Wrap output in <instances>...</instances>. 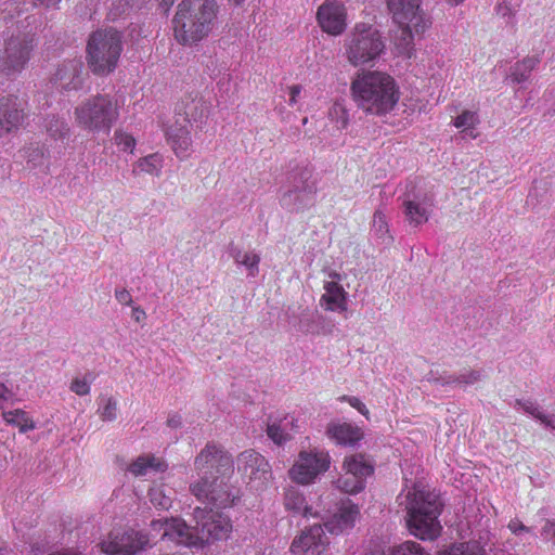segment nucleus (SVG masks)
I'll use <instances>...</instances> for the list:
<instances>
[{
	"label": "nucleus",
	"instance_id": "33",
	"mask_svg": "<svg viewBox=\"0 0 555 555\" xmlns=\"http://www.w3.org/2000/svg\"><path fill=\"white\" fill-rule=\"evenodd\" d=\"M403 206L405 217L410 224L417 227L428 220L427 210L424 207H422L418 203H415L413 201H405L403 203Z\"/></svg>",
	"mask_w": 555,
	"mask_h": 555
},
{
	"label": "nucleus",
	"instance_id": "37",
	"mask_svg": "<svg viewBox=\"0 0 555 555\" xmlns=\"http://www.w3.org/2000/svg\"><path fill=\"white\" fill-rule=\"evenodd\" d=\"M114 140L121 151L133 153L135 139L130 133L122 130H116L114 133Z\"/></svg>",
	"mask_w": 555,
	"mask_h": 555
},
{
	"label": "nucleus",
	"instance_id": "46",
	"mask_svg": "<svg viewBox=\"0 0 555 555\" xmlns=\"http://www.w3.org/2000/svg\"><path fill=\"white\" fill-rule=\"evenodd\" d=\"M151 502L155 506H159L162 508H168L170 505V499L162 493L159 489H153L150 492Z\"/></svg>",
	"mask_w": 555,
	"mask_h": 555
},
{
	"label": "nucleus",
	"instance_id": "21",
	"mask_svg": "<svg viewBox=\"0 0 555 555\" xmlns=\"http://www.w3.org/2000/svg\"><path fill=\"white\" fill-rule=\"evenodd\" d=\"M359 513L358 505L351 502L343 503L333 518L324 524V527L330 533L338 534L353 527Z\"/></svg>",
	"mask_w": 555,
	"mask_h": 555
},
{
	"label": "nucleus",
	"instance_id": "48",
	"mask_svg": "<svg viewBox=\"0 0 555 555\" xmlns=\"http://www.w3.org/2000/svg\"><path fill=\"white\" fill-rule=\"evenodd\" d=\"M480 378V373L478 371L470 370L467 373L461 374L455 382L460 384H473Z\"/></svg>",
	"mask_w": 555,
	"mask_h": 555
},
{
	"label": "nucleus",
	"instance_id": "16",
	"mask_svg": "<svg viewBox=\"0 0 555 555\" xmlns=\"http://www.w3.org/2000/svg\"><path fill=\"white\" fill-rule=\"evenodd\" d=\"M327 545L324 529L321 525H313L294 539L291 552L294 555H320Z\"/></svg>",
	"mask_w": 555,
	"mask_h": 555
},
{
	"label": "nucleus",
	"instance_id": "51",
	"mask_svg": "<svg viewBox=\"0 0 555 555\" xmlns=\"http://www.w3.org/2000/svg\"><path fill=\"white\" fill-rule=\"evenodd\" d=\"M166 424L168 427H170L172 429H178V428L182 427V424H183L182 416L177 412L170 413L167 417Z\"/></svg>",
	"mask_w": 555,
	"mask_h": 555
},
{
	"label": "nucleus",
	"instance_id": "29",
	"mask_svg": "<svg viewBox=\"0 0 555 555\" xmlns=\"http://www.w3.org/2000/svg\"><path fill=\"white\" fill-rule=\"evenodd\" d=\"M479 122L480 120L477 112L465 109L457 117H455L453 125L472 139H476L478 133L475 131V129Z\"/></svg>",
	"mask_w": 555,
	"mask_h": 555
},
{
	"label": "nucleus",
	"instance_id": "36",
	"mask_svg": "<svg viewBox=\"0 0 555 555\" xmlns=\"http://www.w3.org/2000/svg\"><path fill=\"white\" fill-rule=\"evenodd\" d=\"M328 117L331 118V120L335 121L336 127L338 129H345L349 124L348 111L340 103H334L331 106L328 111Z\"/></svg>",
	"mask_w": 555,
	"mask_h": 555
},
{
	"label": "nucleus",
	"instance_id": "42",
	"mask_svg": "<svg viewBox=\"0 0 555 555\" xmlns=\"http://www.w3.org/2000/svg\"><path fill=\"white\" fill-rule=\"evenodd\" d=\"M516 404L519 405L526 413L532 415L534 418L542 422L545 413L541 411V409L530 400H516Z\"/></svg>",
	"mask_w": 555,
	"mask_h": 555
},
{
	"label": "nucleus",
	"instance_id": "35",
	"mask_svg": "<svg viewBox=\"0 0 555 555\" xmlns=\"http://www.w3.org/2000/svg\"><path fill=\"white\" fill-rule=\"evenodd\" d=\"M440 555H482V553L477 542H463L451 545Z\"/></svg>",
	"mask_w": 555,
	"mask_h": 555
},
{
	"label": "nucleus",
	"instance_id": "18",
	"mask_svg": "<svg viewBox=\"0 0 555 555\" xmlns=\"http://www.w3.org/2000/svg\"><path fill=\"white\" fill-rule=\"evenodd\" d=\"M299 426L294 416H269L267 423L268 437L279 447L289 441L298 433Z\"/></svg>",
	"mask_w": 555,
	"mask_h": 555
},
{
	"label": "nucleus",
	"instance_id": "30",
	"mask_svg": "<svg viewBox=\"0 0 555 555\" xmlns=\"http://www.w3.org/2000/svg\"><path fill=\"white\" fill-rule=\"evenodd\" d=\"M163 167V157L158 153L150 154L140 158L133 168V172H143L151 176H158Z\"/></svg>",
	"mask_w": 555,
	"mask_h": 555
},
{
	"label": "nucleus",
	"instance_id": "9",
	"mask_svg": "<svg viewBox=\"0 0 555 555\" xmlns=\"http://www.w3.org/2000/svg\"><path fill=\"white\" fill-rule=\"evenodd\" d=\"M36 44L35 37L25 33L7 38L0 56V74L7 77L21 74L27 67Z\"/></svg>",
	"mask_w": 555,
	"mask_h": 555
},
{
	"label": "nucleus",
	"instance_id": "31",
	"mask_svg": "<svg viewBox=\"0 0 555 555\" xmlns=\"http://www.w3.org/2000/svg\"><path fill=\"white\" fill-rule=\"evenodd\" d=\"M284 504L288 511L302 513L305 516H307L311 509L307 506L304 495L295 488H289L286 490Z\"/></svg>",
	"mask_w": 555,
	"mask_h": 555
},
{
	"label": "nucleus",
	"instance_id": "57",
	"mask_svg": "<svg viewBox=\"0 0 555 555\" xmlns=\"http://www.w3.org/2000/svg\"><path fill=\"white\" fill-rule=\"evenodd\" d=\"M509 12V9L506 5L499 4L498 13L505 16Z\"/></svg>",
	"mask_w": 555,
	"mask_h": 555
},
{
	"label": "nucleus",
	"instance_id": "61",
	"mask_svg": "<svg viewBox=\"0 0 555 555\" xmlns=\"http://www.w3.org/2000/svg\"><path fill=\"white\" fill-rule=\"evenodd\" d=\"M229 1L232 2L235 5H241V4L244 3L245 0H229Z\"/></svg>",
	"mask_w": 555,
	"mask_h": 555
},
{
	"label": "nucleus",
	"instance_id": "34",
	"mask_svg": "<svg viewBox=\"0 0 555 555\" xmlns=\"http://www.w3.org/2000/svg\"><path fill=\"white\" fill-rule=\"evenodd\" d=\"M98 414L103 422H114L118 416V402L113 397H101Z\"/></svg>",
	"mask_w": 555,
	"mask_h": 555
},
{
	"label": "nucleus",
	"instance_id": "22",
	"mask_svg": "<svg viewBox=\"0 0 555 555\" xmlns=\"http://www.w3.org/2000/svg\"><path fill=\"white\" fill-rule=\"evenodd\" d=\"M151 527L154 531H163L162 539L168 538L178 544H182L184 531H188L185 521L178 518L155 519L151 522Z\"/></svg>",
	"mask_w": 555,
	"mask_h": 555
},
{
	"label": "nucleus",
	"instance_id": "7",
	"mask_svg": "<svg viewBox=\"0 0 555 555\" xmlns=\"http://www.w3.org/2000/svg\"><path fill=\"white\" fill-rule=\"evenodd\" d=\"M193 515L195 525L188 526V531H184L183 545L203 547L229 538L232 524L228 516L214 512L212 508L207 509V506L196 507Z\"/></svg>",
	"mask_w": 555,
	"mask_h": 555
},
{
	"label": "nucleus",
	"instance_id": "13",
	"mask_svg": "<svg viewBox=\"0 0 555 555\" xmlns=\"http://www.w3.org/2000/svg\"><path fill=\"white\" fill-rule=\"evenodd\" d=\"M347 8L337 0L324 1L317 11V22L322 31L339 36L347 28Z\"/></svg>",
	"mask_w": 555,
	"mask_h": 555
},
{
	"label": "nucleus",
	"instance_id": "19",
	"mask_svg": "<svg viewBox=\"0 0 555 555\" xmlns=\"http://www.w3.org/2000/svg\"><path fill=\"white\" fill-rule=\"evenodd\" d=\"M328 276L333 280L325 282L324 294L321 296V302L326 305V310L345 311L347 310V297L344 287L339 284L340 275L331 272Z\"/></svg>",
	"mask_w": 555,
	"mask_h": 555
},
{
	"label": "nucleus",
	"instance_id": "20",
	"mask_svg": "<svg viewBox=\"0 0 555 555\" xmlns=\"http://www.w3.org/2000/svg\"><path fill=\"white\" fill-rule=\"evenodd\" d=\"M166 137L168 144L178 158L186 159L191 155L192 139L186 126H170L166 130Z\"/></svg>",
	"mask_w": 555,
	"mask_h": 555
},
{
	"label": "nucleus",
	"instance_id": "5",
	"mask_svg": "<svg viewBox=\"0 0 555 555\" xmlns=\"http://www.w3.org/2000/svg\"><path fill=\"white\" fill-rule=\"evenodd\" d=\"M118 118V104L109 94L90 95L74 108L75 125L88 132L109 133Z\"/></svg>",
	"mask_w": 555,
	"mask_h": 555
},
{
	"label": "nucleus",
	"instance_id": "47",
	"mask_svg": "<svg viewBox=\"0 0 555 555\" xmlns=\"http://www.w3.org/2000/svg\"><path fill=\"white\" fill-rule=\"evenodd\" d=\"M507 528L515 534L520 535L522 533H530L532 529L526 525H524L518 518L512 519Z\"/></svg>",
	"mask_w": 555,
	"mask_h": 555
},
{
	"label": "nucleus",
	"instance_id": "14",
	"mask_svg": "<svg viewBox=\"0 0 555 555\" xmlns=\"http://www.w3.org/2000/svg\"><path fill=\"white\" fill-rule=\"evenodd\" d=\"M328 467V453H299V459L291 468L289 476L294 481L307 485Z\"/></svg>",
	"mask_w": 555,
	"mask_h": 555
},
{
	"label": "nucleus",
	"instance_id": "28",
	"mask_svg": "<svg viewBox=\"0 0 555 555\" xmlns=\"http://www.w3.org/2000/svg\"><path fill=\"white\" fill-rule=\"evenodd\" d=\"M166 468V464L154 456L141 455L130 466V472L134 475H145L146 473L163 472Z\"/></svg>",
	"mask_w": 555,
	"mask_h": 555
},
{
	"label": "nucleus",
	"instance_id": "50",
	"mask_svg": "<svg viewBox=\"0 0 555 555\" xmlns=\"http://www.w3.org/2000/svg\"><path fill=\"white\" fill-rule=\"evenodd\" d=\"M115 297L121 305L130 306L132 304V296L126 288L116 289Z\"/></svg>",
	"mask_w": 555,
	"mask_h": 555
},
{
	"label": "nucleus",
	"instance_id": "59",
	"mask_svg": "<svg viewBox=\"0 0 555 555\" xmlns=\"http://www.w3.org/2000/svg\"><path fill=\"white\" fill-rule=\"evenodd\" d=\"M310 177V172L308 170H304L300 172V179H308Z\"/></svg>",
	"mask_w": 555,
	"mask_h": 555
},
{
	"label": "nucleus",
	"instance_id": "32",
	"mask_svg": "<svg viewBox=\"0 0 555 555\" xmlns=\"http://www.w3.org/2000/svg\"><path fill=\"white\" fill-rule=\"evenodd\" d=\"M232 257L236 263H240L247 268L249 275L256 276L259 272V255L250 251H242L241 249H234Z\"/></svg>",
	"mask_w": 555,
	"mask_h": 555
},
{
	"label": "nucleus",
	"instance_id": "1",
	"mask_svg": "<svg viewBox=\"0 0 555 555\" xmlns=\"http://www.w3.org/2000/svg\"><path fill=\"white\" fill-rule=\"evenodd\" d=\"M195 465L202 473L201 480L192 483L191 492L197 500L211 507L225 508L236 499L225 478L233 472V464L227 453H199Z\"/></svg>",
	"mask_w": 555,
	"mask_h": 555
},
{
	"label": "nucleus",
	"instance_id": "62",
	"mask_svg": "<svg viewBox=\"0 0 555 555\" xmlns=\"http://www.w3.org/2000/svg\"><path fill=\"white\" fill-rule=\"evenodd\" d=\"M447 1H448L450 4H454V5H456V4L461 3V2H463L464 0H447Z\"/></svg>",
	"mask_w": 555,
	"mask_h": 555
},
{
	"label": "nucleus",
	"instance_id": "53",
	"mask_svg": "<svg viewBox=\"0 0 555 555\" xmlns=\"http://www.w3.org/2000/svg\"><path fill=\"white\" fill-rule=\"evenodd\" d=\"M366 555H397V546L395 548L384 550L375 547L366 553Z\"/></svg>",
	"mask_w": 555,
	"mask_h": 555
},
{
	"label": "nucleus",
	"instance_id": "8",
	"mask_svg": "<svg viewBox=\"0 0 555 555\" xmlns=\"http://www.w3.org/2000/svg\"><path fill=\"white\" fill-rule=\"evenodd\" d=\"M122 51L121 34L116 29H100L92 33L87 44L88 65L95 75L112 73Z\"/></svg>",
	"mask_w": 555,
	"mask_h": 555
},
{
	"label": "nucleus",
	"instance_id": "56",
	"mask_svg": "<svg viewBox=\"0 0 555 555\" xmlns=\"http://www.w3.org/2000/svg\"><path fill=\"white\" fill-rule=\"evenodd\" d=\"M545 427H550L555 430V415L554 414H545L544 418L541 422Z\"/></svg>",
	"mask_w": 555,
	"mask_h": 555
},
{
	"label": "nucleus",
	"instance_id": "45",
	"mask_svg": "<svg viewBox=\"0 0 555 555\" xmlns=\"http://www.w3.org/2000/svg\"><path fill=\"white\" fill-rule=\"evenodd\" d=\"M246 464L251 467V473H254V466H257L256 470L266 472V467L268 463L264 461L263 456L260 453H249L246 459Z\"/></svg>",
	"mask_w": 555,
	"mask_h": 555
},
{
	"label": "nucleus",
	"instance_id": "38",
	"mask_svg": "<svg viewBox=\"0 0 555 555\" xmlns=\"http://www.w3.org/2000/svg\"><path fill=\"white\" fill-rule=\"evenodd\" d=\"M397 555H429L421 544L406 541L397 546Z\"/></svg>",
	"mask_w": 555,
	"mask_h": 555
},
{
	"label": "nucleus",
	"instance_id": "11",
	"mask_svg": "<svg viewBox=\"0 0 555 555\" xmlns=\"http://www.w3.org/2000/svg\"><path fill=\"white\" fill-rule=\"evenodd\" d=\"M387 8L396 24L413 27L416 35L424 34L431 24L421 9V0H387Z\"/></svg>",
	"mask_w": 555,
	"mask_h": 555
},
{
	"label": "nucleus",
	"instance_id": "17",
	"mask_svg": "<svg viewBox=\"0 0 555 555\" xmlns=\"http://www.w3.org/2000/svg\"><path fill=\"white\" fill-rule=\"evenodd\" d=\"M327 438L343 448H352L364 438L363 429L349 422L332 421L327 424Z\"/></svg>",
	"mask_w": 555,
	"mask_h": 555
},
{
	"label": "nucleus",
	"instance_id": "54",
	"mask_svg": "<svg viewBox=\"0 0 555 555\" xmlns=\"http://www.w3.org/2000/svg\"><path fill=\"white\" fill-rule=\"evenodd\" d=\"M374 224L379 225L380 229L387 225L386 216L379 210L374 214Z\"/></svg>",
	"mask_w": 555,
	"mask_h": 555
},
{
	"label": "nucleus",
	"instance_id": "24",
	"mask_svg": "<svg viewBox=\"0 0 555 555\" xmlns=\"http://www.w3.org/2000/svg\"><path fill=\"white\" fill-rule=\"evenodd\" d=\"M206 109L205 102L199 96H186L178 107L179 114L184 115V121H196L202 118Z\"/></svg>",
	"mask_w": 555,
	"mask_h": 555
},
{
	"label": "nucleus",
	"instance_id": "23",
	"mask_svg": "<svg viewBox=\"0 0 555 555\" xmlns=\"http://www.w3.org/2000/svg\"><path fill=\"white\" fill-rule=\"evenodd\" d=\"M55 80L64 90L70 91L81 89L83 83L81 65L73 62L64 64L56 70Z\"/></svg>",
	"mask_w": 555,
	"mask_h": 555
},
{
	"label": "nucleus",
	"instance_id": "25",
	"mask_svg": "<svg viewBox=\"0 0 555 555\" xmlns=\"http://www.w3.org/2000/svg\"><path fill=\"white\" fill-rule=\"evenodd\" d=\"M540 55L526 56L516 62L511 68V78L514 82L520 83L529 79L531 72L540 64Z\"/></svg>",
	"mask_w": 555,
	"mask_h": 555
},
{
	"label": "nucleus",
	"instance_id": "52",
	"mask_svg": "<svg viewBox=\"0 0 555 555\" xmlns=\"http://www.w3.org/2000/svg\"><path fill=\"white\" fill-rule=\"evenodd\" d=\"M301 90H302V88L300 85H293V86L288 87V95H289L288 104L291 106H294L297 103L298 96L300 95Z\"/></svg>",
	"mask_w": 555,
	"mask_h": 555
},
{
	"label": "nucleus",
	"instance_id": "27",
	"mask_svg": "<svg viewBox=\"0 0 555 555\" xmlns=\"http://www.w3.org/2000/svg\"><path fill=\"white\" fill-rule=\"evenodd\" d=\"M2 417L7 424L16 426L21 433H27L36 428L34 420L22 409L3 412Z\"/></svg>",
	"mask_w": 555,
	"mask_h": 555
},
{
	"label": "nucleus",
	"instance_id": "60",
	"mask_svg": "<svg viewBox=\"0 0 555 555\" xmlns=\"http://www.w3.org/2000/svg\"><path fill=\"white\" fill-rule=\"evenodd\" d=\"M165 5L168 8L171 7L175 3V0H162Z\"/></svg>",
	"mask_w": 555,
	"mask_h": 555
},
{
	"label": "nucleus",
	"instance_id": "26",
	"mask_svg": "<svg viewBox=\"0 0 555 555\" xmlns=\"http://www.w3.org/2000/svg\"><path fill=\"white\" fill-rule=\"evenodd\" d=\"M400 34L395 37V49L399 55L412 57L414 53V35L413 27L399 26Z\"/></svg>",
	"mask_w": 555,
	"mask_h": 555
},
{
	"label": "nucleus",
	"instance_id": "15",
	"mask_svg": "<svg viewBox=\"0 0 555 555\" xmlns=\"http://www.w3.org/2000/svg\"><path fill=\"white\" fill-rule=\"evenodd\" d=\"M25 116L22 103L16 95L9 94L0 98V137L17 131Z\"/></svg>",
	"mask_w": 555,
	"mask_h": 555
},
{
	"label": "nucleus",
	"instance_id": "39",
	"mask_svg": "<svg viewBox=\"0 0 555 555\" xmlns=\"http://www.w3.org/2000/svg\"><path fill=\"white\" fill-rule=\"evenodd\" d=\"M91 380L87 379V377H75L70 382L69 389L77 396L83 397L90 393Z\"/></svg>",
	"mask_w": 555,
	"mask_h": 555
},
{
	"label": "nucleus",
	"instance_id": "49",
	"mask_svg": "<svg viewBox=\"0 0 555 555\" xmlns=\"http://www.w3.org/2000/svg\"><path fill=\"white\" fill-rule=\"evenodd\" d=\"M13 396V391L5 384L0 383V409L11 401Z\"/></svg>",
	"mask_w": 555,
	"mask_h": 555
},
{
	"label": "nucleus",
	"instance_id": "44",
	"mask_svg": "<svg viewBox=\"0 0 555 555\" xmlns=\"http://www.w3.org/2000/svg\"><path fill=\"white\" fill-rule=\"evenodd\" d=\"M541 537L544 541L551 542L555 546V519H544L541 528Z\"/></svg>",
	"mask_w": 555,
	"mask_h": 555
},
{
	"label": "nucleus",
	"instance_id": "58",
	"mask_svg": "<svg viewBox=\"0 0 555 555\" xmlns=\"http://www.w3.org/2000/svg\"><path fill=\"white\" fill-rule=\"evenodd\" d=\"M305 191H309L310 193H315L317 189H315V183L313 182L311 185H305L302 188Z\"/></svg>",
	"mask_w": 555,
	"mask_h": 555
},
{
	"label": "nucleus",
	"instance_id": "6",
	"mask_svg": "<svg viewBox=\"0 0 555 555\" xmlns=\"http://www.w3.org/2000/svg\"><path fill=\"white\" fill-rule=\"evenodd\" d=\"M347 61L354 67L374 63L384 53L386 44L373 25L357 23L344 41Z\"/></svg>",
	"mask_w": 555,
	"mask_h": 555
},
{
	"label": "nucleus",
	"instance_id": "3",
	"mask_svg": "<svg viewBox=\"0 0 555 555\" xmlns=\"http://www.w3.org/2000/svg\"><path fill=\"white\" fill-rule=\"evenodd\" d=\"M399 504L404 506L408 514L406 524L412 534L422 540H433L438 537L441 526L438 516L442 509L439 494L427 486L415 482L400 495Z\"/></svg>",
	"mask_w": 555,
	"mask_h": 555
},
{
	"label": "nucleus",
	"instance_id": "41",
	"mask_svg": "<svg viewBox=\"0 0 555 555\" xmlns=\"http://www.w3.org/2000/svg\"><path fill=\"white\" fill-rule=\"evenodd\" d=\"M338 400L341 402H347L350 406L361 413L366 420H370L369 409L358 397L343 395L338 398Z\"/></svg>",
	"mask_w": 555,
	"mask_h": 555
},
{
	"label": "nucleus",
	"instance_id": "55",
	"mask_svg": "<svg viewBox=\"0 0 555 555\" xmlns=\"http://www.w3.org/2000/svg\"><path fill=\"white\" fill-rule=\"evenodd\" d=\"M146 313L145 311L140 307H133L132 308V318L135 322H140L141 320L145 319Z\"/></svg>",
	"mask_w": 555,
	"mask_h": 555
},
{
	"label": "nucleus",
	"instance_id": "2",
	"mask_svg": "<svg viewBox=\"0 0 555 555\" xmlns=\"http://www.w3.org/2000/svg\"><path fill=\"white\" fill-rule=\"evenodd\" d=\"M357 107L365 114L385 116L400 100V90L392 76L380 70L358 73L350 85Z\"/></svg>",
	"mask_w": 555,
	"mask_h": 555
},
{
	"label": "nucleus",
	"instance_id": "4",
	"mask_svg": "<svg viewBox=\"0 0 555 555\" xmlns=\"http://www.w3.org/2000/svg\"><path fill=\"white\" fill-rule=\"evenodd\" d=\"M218 14L216 0H182L172 18L176 40L193 46L211 33Z\"/></svg>",
	"mask_w": 555,
	"mask_h": 555
},
{
	"label": "nucleus",
	"instance_id": "12",
	"mask_svg": "<svg viewBox=\"0 0 555 555\" xmlns=\"http://www.w3.org/2000/svg\"><path fill=\"white\" fill-rule=\"evenodd\" d=\"M149 544V537L133 529L109 533L108 540L101 543L104 553L111 555H135Z\"/></svg>",
	"mask_w": 555,
	"mask_h": 555
},
{
	"label": "nucleus",
	"instance_id": "40",
	"mask_svg": "<svg viewBox=\"0 0 555 555\" xmlns=\"http://www.w3.org/2000/svg\"><path fill=\"white\" fill-rule=\"evenodd\" d=\"M47 130L48 132L54 137H64L68 133V127L67 124L63 120H60L55 117H53L49 122L47 124Z\"/></svg>",
	"mask_w": 555,
	"mask_h": 555
},
{
	"label": "nucleus",
	"instance_id": "43",
	"mask_svg": "<svg viewBox=\"0 0 555 555\" xmlns=\"http://www.w3.org/2000/svg\"><path fill=\"white\" fill-rule=\"evenodd\" d=\"M44 157L46 155L42 147H31L27 152V164L30 165L31 168H36L43 164Z\"/></svg>",
	"mask_w": 555,
	"mask_h": 555
},
{
	"label": "nucleus",
	"instance_id": "10",
	"mask_svg": "<svg viewBox=\"0 0 555 555\" xmlns=\"http://www.w3.org/2000/svg\"><path fill=\"white\" fill-rule=\"evenodd\" d=\"M345 474L336 481V487L346 493H358L364 488V479L374 472L373 464L365 453H353L344 461Z\"/></svg>",
	"mask_w": 555,
	"mask_h": 555
}]
</instances>
